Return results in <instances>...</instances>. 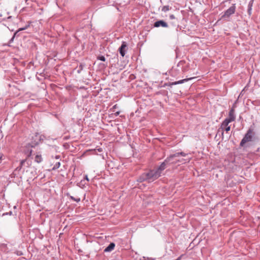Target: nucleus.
<instances>
[{
    "instance_id": "nucleus-1",
    "label": "nucleus",
    "mask_w": 260,
    "mask_h": 260,
    "mask_svg": "<svg viewBox=\"0 0 260 260\" xmlns=\"http://www.w3.org/2000/svg\"><path fill=\"white\" fill-rule=\"evenodd\" d=\"M160 176V175L156 170H151L142 174L138 178V181L139 182L147 181L148 182H151Z\"/></svg>"
},
{
    "instance_id": "nucleus-2",
    "label": "nucleus",
    "mask_w": 260,
    "mask_h": 260,
    "mask_svg": "<svg viewBox=\"0 0 260 260\" xmlns=\"http://www.w3.org/2000/svg\"><path fill=\"white\" fill-rule=\"evenodd\" d=\"M254 136L255 132L254 131V129L250 127L244 135L243 138L242 139L240 145L243 147L245 143L252 141Z\"/></svg>"
},
{
    "instance_id": "nucleus-3",
    "label": "nucleus",
    "mask_w": 260,
    "mask_h": 260,
    "mask_svg": "<svg viewBox=\"0 0 260 260\" xmlns=\"http://www.w3.org/2000/svg\"><path fill=\"white\" fill-rule=\"evenodd\" d=\"M172 159L170 156L167 157L163 162L161 164V165L158 167V168L156 169V170L159 173V174L161 175L162 172L166 169V166L168 164H171V161Z\"/></svg>"
},
{
    "instance_id": "nucleus-4",
    "label": "nucleus",
    "mask_w": 260,
    "mask_h": 260,
    "mask_svg": "<svg viewBox=\"0 0 260 260\" xmlns=\"http://www.w3.org/2000/svg\"><path fill=\"white\" fill-rule=\"evenodd\" d=\"M231 122L228 121V120L224 119L223 122L221 123L220 127L218 129V132H221V134L223 135V132L225 131L226 133L229 132L231 130V126L229 125V124Z\"/></svg>"
},
{
    "instance_id": "nucleus-5",
    "label": "nucleus",
    "mask_w": 260,
    "mask_h": 260,
    "mask_svg": "<svg viewBox=\"0 0 260 260\" xmlns=\"http://www.w3.org/2000/svg\"><path fill=\"white\" fill-rule=\"evenodd\" d=\"M236 10L235 4H233L231 7H230L224 13L222 17H229L231 15L235 13Z\"/></svg>"
},
{
    "instance_id": "nucleus-6",
    "label": "nucleus",
    "mask_w": 260,
    "mask_h": 260,
    "mask_svg": "<svg viewBox=\"0 0 260 260\" xmlns=\"http://www.w3.org/2000/svg\"><path fill=\"white\" fill-rule=\"evenodd\" d=\"M236 116L235 114V110L233 108L231 109L229 112L228 117L225 118V120L230 122H232L235 120Z\"/></svg>"
},
{
    "instance_id": "nucleus-7",
    "label": "nucleus",
    "mask_w": 260,
    "mask_h": 260,
    "mask_svg": "<svg viewBox=\"0 0 260 260\" xmlns=\"http://www.w3.org/2000/svg\"><path fill=\"white\" fill-rule=\"evenodd\" d=\"M153 25H154V27H158L160 26H161L162 27H168V25L167 23H166L164 20H161L156 21L154 23Z\"/></svg>"
},
{
    "instance_id": "nucleus-8",
    "label": "nucleus",
    "mask_w": 260,
    "mask_h": 260,
    "mask_svg": "<svg viewBox=\"0 0 260 260\" xmlns=\"http://www.w3.org/2000/svg\"><path fill=\"white\" fill-rule=\"evenodd\" d=\"M127 47V45L125 42H122V43L120 46V47L119 48V51L120 54V55L123 57L125 54V48Z\"/></svg>"
},
{
    "instance_id": "nucleus-9",
    "label": "nucleus",
    "mask_w": 260,
    "mask_h": 260,
    "mask_svg": "<svg viewBox=\"0 0 260 260\" xmlns=\"http://www.w3.org/2000/svg\"><path fill=\"white\" fill-rule=\"evenodd\" d=\"M190 160V158H188V159H177V160H173L171 161V164H176L178 162H181L182 164H184V163H185L186 162H189Z\"/></svg>"
},
{
    "instance_id": "nucleus-10",
    "label": "nucleus",
    "mask_w": 260,
    "mask_h": 260,
    "mask_svg": "<svg viewBox=\"0 0 260 260\" xmlns=\"http://www.w3.org/2000/svg\"><path fill=\"white\" fill-rule=\"evenodd\" d=\"M194 78H195V77H191V78L184 79H183V80H179L178 81L173 82L171 84L172 85H177V84H179L183 83H184L185 82H187V81H189L190 80H191L192 79H194Z\"/></svg>"
},
{
    "instance_id": "nucleus-11",
    "label": "nucleus",
    "mask_w": 260,
    "mask_h": 260,
    "mask_svg": "<svg viewBox=\"0 0 260 260\" xmlns=\"http://www.w3.org/2000/svg\"><path fill=\"white\" fill-rule=\"evenodd\" d=\"M115 244L114 243H111L108 246H107L105 249L104 252H108L113 250L115 247Z\"/></svg>"
},
{
    "instance_id": "nucleus-12",
    "label": "nucleus",
    "mask_w": 260,
    "mask_h": 260,
    "mask_svg": "<svg viewBox=\"0 0 260 260\" xmlns=\"http://www.w3.org/2000/svg\"><path fill=\"white\" fill-rule=\"evenodd\" d=\"M180 155H181L182 156L185 157V156H186L187 155V154H186V153H185L184 152H181L176 153H175L174 154H172V155H171L170 156L171 157V158H172V159L173 160L174 158L177 157Z\"/></svg>"
},
{
    "instance_id": "nucleus-13",
    "label": "nucleus",
    "mask_w": 260,
    "mask_h": 260,
    "mask_svg": "<svg viewBox=\"0 0 260 260\" xmlns=\"http://www.w3.org/2000/svg\"><path fill=\"white\" fill-rule=\"evenodd\" d=\"M253 1L251 0L248 3V14L249 15H250L251 14V11H252V6H253Z\"/></svg>"
},
{
    "instance_id": "nucleus-14",
    "label": "nucleus",
    "mask_w": 260,
    "mask_h": 260,
    "mask_svg": "<svg viewBox=\"0 0 260 260\" xmlns=\"http://www.w3.org/2000/svg\"><path fill=\"white\" fill-rule=\"evenodd\" d=\"M29 25L28 24L27 25H26L25 27H21V28H19L14 34L13 35V38H15V37L18 36L17 35V34L18 33L19 31H22V30H25L26 29H27L28 27H29Z\"/></svg>"
},
{
    "instance_id": "nucleus-15",
    "label": "nucleus",
    "mask_w": 260,
    "mask_h": 260,
    "mask_svg": "<svg viewBox=\"0 0 260 260\" xmlns=\"http://www.w3.org/2000/svg\"><path fill=\"white\" fill-rule=\"evenodd\" d=\"M35 160L37 163H40L42 161V157L41 155L37 154L35 156Z\"/></svg>"
},
{
    "instance_id": "nucleus-16",
    "label": "nucleus",
    "mask_w": 260,
    "mask_h": 260,
    "mask_svg": "<svg viewBox=\"0 0 260 260\" xmlns=\"http://www.w3.org/2000/svg\"><path fill=\"white\" fill-rule=\"evenodd\" d=\"M170 9V7L169 6H165L162 8V11L164 12H166L168 11H169Z\"/></svg>"
},
{
    "instance_id": "nucleus-17",
    "label": "nucleus",
    "mask_w": 260,
    "mask_h": 260,
    "mask_svg": "<svg viewBox=\"0 0 260 260\" xmlns=\"http://www.w3.org/2000/svg\"><path fill=\"white\" fill-rule=\"evenodd\" d=\"M60 166V163L59 162H56L52 168V170H54L59 168Z\"/></svg>"
},
{
    "instance_id": "nucleus-18",
    "label": "nucleus",
    "mask_w": 260,
    "mask_h": 260,
    "mask_svg": "<svg viewBox=\"0 0 260 260\" xmlns=\"http://www.w3.org/2000/svg\"><path fill=\"white\" fill-rule=\"evenodd\" d=\"M98 59L100 60L103 61H105L106 60L105 57L104 56H99L98 57Z\"/></svg>"
},
{
    "instance_id": "nucleus-19",
    "label": "nucleus",
    "mask_w": 260,
    "mask_h": 260,
    "mask_svg": "<svg viewBox=\"0 0 260 260\" xmlns=\"http://www.w3.org/2000/svg\"><path fill=\"white\" fill-rule=\"evenodd\" d=\"M25 161H26V159L22 160L20 162V168H19V167H18L17 169H19V170L21 169V168L22 167V166H23L24 165V163L25 162Z\"/></svg>"
},
{
    "instance_id": "nucleus-20",
    "label": "nucleus",
    "mask_w": 260,
    "mask_h": 260,
    "mask_svg": "<svg viewBox=\"0 0 260 260\" xmlns=\"http://www.w3.org/2000/svg\"><path fill=\"white\" fill-rule=\"evenodd\" d=\"M183 64H184V62H183V61H180V62L178 63V65H177V67H180V66H182Z\"/></svg>"
},
{
    "instance_id": "nucleus-21",
    "label": "nucleus",
    "mask_w": 260,
    "mask_h": 260,
    "mask_svg": "<svg viewBox=\"0 0 260 260\" xmlns=\"http://www.w3.org/2000/svg\"><path fill=\"white\" fill-rule=\"evenodd\" d=\"M169 17H170V18L171 19H175V16H174V15H173V14H172V15H170Z\"/></svg>"
},
{
    "instance_id": "nucleus-22",
    "label": "nucleus",
    "mask_w": 260,
    "mask_h": 260,
    "mask_svg": "<svg viewBox=\"0 0 260 260\" xmlns=\"http://www.w3.org/2000/svg\"><path fill=\"white\" fill-rule=\"evenodd\" d=\"M74 201L77 202H79L80 201V198H76V199H74Z\"/></svg>"
},
{
    "instance_id": "nucleus-23",
    "label": "nucleus",
    "mask_w": 260,
    "mask_h": 260,
    "mask_svg": "<svg viewBox=\"0 0 260 260\" xmlns=\"http://www.w3.org/2000/svg\"><path fill=\"white\" fill-rule=\"evenodd\" d=\"M84 178H85V180H86L87 181H89V179H88V176H87V175H86L85 176Z\"/></svg>"
},
{
    "instance_id": "nucleus-24",
    "label": "nucleus",
    "mask_w": 260,
    "mask_h": 260,
    "mask_svg": "<svg viewBox=\"0 0 260 260\" xmlns=\"http://www.w3.org/2000/svg\"><path fill=\"white\" fill-rule=\"evenodd\" d=\"M147 259L148 260H155V258H152V257H148Z\"/></svg>"
},
{
    "instance_id": "nucleus-25",
    "label": "nucleus",
    "mask_w": 260,
    "mask_h": 260,
    "mask_svg": "<svg viewBox=\"0 0 260 260\" xmlns=\"http://www.w3.org/2000/svg\"><path fill=\"white\" fill-rule=\"evenodd\" d=\"M120 113V112H116L115 114L116 116H118Z\"/></svg>"
},
{
    "instance_id": "nucleus-26",
    "label": "nucleus",
    "mask_w": 260,
    "mask_h": 260,
    "mask_svg": "<svg viewBox=\"0 0 260 260\" xmlns=\"http://www.w3.org/2000/svg\"><path fill=\"white\" fill-rule=\"evenodd\" d=\"M181 256H180L178 257L176 259H175V260H180V259H181Z\"/></svg>"
},
{
    "instance_id": "nucleus-27",
    "label": "nucleus",
    "mask_w": 260,
    "mask_h": 260,
    "mask_svg": "<svg viewBox=\"0 0 260 260\" xmlns=\"http://www.w3.org/2000/svg\"><path fill=\"white\" fill-rule=\"evenodd\" d=\"M14 38H13V37L12 38V39H11V40H10V42H12L13 41V40H14Z\"/></svg>"
},
{
    "instance_id": "nucleus-28",
    "label": "nucleus",
    "mask_w": 260,
    "mask_h": 260,
    "mask_svg": "<svg viewBox=\"0 0 260 260\" xmlns=\"http://www.w3.org/2000/svg\"><path fill=\"white\" fill-rule=\"evenodd\" d=\"M31 152H32V150H31L30 151V152H29V154H28V156H30V155H31Z\"/></svg>"
},
{
    "instance_id": "nucleus-29",
    "label": "nucleus",
    "mask_w": 260,
    "mask_h": 260,
    "mask_svg": "<svg viewBox=\"0 0 260 260\" xmlns=\"http://www.w3.org/2000/svg\"><path fill=\"white\" fill-rule=\"evenodd\" d=\"M71 199H72L74 201V199H76V198H74L73 197H71Z\"/></svg>"
},
{
    "instance_id": "nucleus-30",
    "label": "nucleus",
    "mask_w": 260,
    "mask_h": 260,
    "mask_svg": "<svg viewBox=\"0 0 260 260\" xmlns=\"http://www.w3.org/2000/svg\"><path fill=\"white\" fill-rule=\"evenodd\" d=\"M116 106H117V105H114L113 107V108H116Z\"/></svg>"
},
{
    "instance_id": "nucleus-31",
    "label": "nucleus",
    "mask_w": 260,
    "mask_h": 260,
    "mask_svg": "<svg viewBox=\"0 0 260 260\" xmlns=\"http://www.w3.org/2000/svg\"><path fill=\"white\" fill-rule=\"evenodd\" d=\"M174 69H173L172 70L171 72H173V71H174Z\"/></svg>"
}]
</instances>
